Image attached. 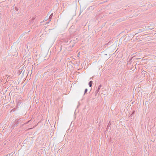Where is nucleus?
<instances>
[{"label": "nucleus", "instance_id": "0eeeda50", "mask_svg": "<svg viewBox=\"0 0 156 156\" xmlns=\"http://www.w3.org/2000/svg\"><path fill=\"white\" fill-rule=\"evenodd\" d=\"M101 87V84H100V85L99 86H98V88H100V87Z\"/></svg>", "mask_w": 156, "mask_h": 156}, {"label": "nucleus", "instance_id": "f03ea898", "mask_svg": "<svg viewBox=\"0 0 156 156\" xmlns=\"http://www.w3.org/2000/svg\"><path fill=\"white\" fill-rule=\"evenodd\" d=\"M53 16V13H52L49 16V18H48L49 19L48 20H50V21H51V20L52 19V18Z\"/></svg>", "mask_w": 156, "mask_h": 156}, {"label": "nucleus", "instance_id": "20e7f679", "mask_svg": "<svg viewBox=\"0 0 156 156\" xmlns=\"http://www.w3.org/2000/svg\"><path fill=\"white\" fill-rule=\"evenodd\" d=\"M15 10L16 11H18V9L17 7H16L15 8Z\"/></svg>", "mask_w": 156, "mask_h": 156}, {"label": "nucleus", "instance_id": "6e6552de", "mask_svg": "<svg viewBox=\"0 0 156 156\" xmlns=\"http://www.w3.org/2000/svg\"><path fill=\"white\" fill-rule=\"evenodd\" d=\"M87 91V89H85V93H86Z\"/></svg>", "mask_w": 156, "mask_h": 156}, {"label": "nucleus", "instance_id": "f8f14e48", "mask_svg": "<svg viewBox=\"0 0 156 156\" xmlns=\"http://www.w3.org/2000/svg\"><path fill=\"white\" fill-rule=\"evenodd\" d=\"M24 71L23 72V73H22V74H24Z\"/></svg>", "mask_w": 156, "mask_h": 156}, {"label": "nucleus", "instance_id": "4468645a", "mask_svg": "<svg viewBox=\"0 0 156 156\" xmlns=\"http://www.w3.org/2000/svg\"><path fill=\"white\" fill-rule=\"evenodd\" d=\"M92 79V77H91V78H90V80H91V79Z\"/></svg>", "mask_w": 156, "mask_h": 156}, {"label": "nucleus", "instance_id": "1a4fd4ad", "mask_svg": "<svg viewBox=\"0 0 156 156\" xmlns=\"http://www.w3.org/2000/svg\"><path fill=\"white\" fill-rule=\"evenodd\" d=\"M35 19V18L34 17H33L32 18V21H33V20Z\"/></svg>", "mask_w": 156, "mask_h": 156}, {"label": "nucleus", "instance_id": "9b49d317", "mask_svg": "<svg viewBox=\"0 0 156 156\" xmlns=\"http://www.w3.org/2000/svg\"><path fill=\"white\" fill-rule=\"evenodd\" d=\"M61 47H62V46H61L60 47V51H61Z\"/></svg>", "mask_w": 156, "mask_h": 156}, {"label": "nucleus", "instance_id": "39448f33", "mask_svg": "<svg viewBox=\"0 0 156 156\" xmlns=\"http://www.w3.org/2000/svg\"><path fill=\"white\" fill-rule=\"evenodd\" d=\"M59 83V82H57L55 84V86H56V87H58V86H56L57 85V84H58Z\"/></svg>", "mask_w": 156, "mask_h": 156}, {"label": "nucleus", "instance_id": "423d86ee", "mask_svg": "<svg viewBox=\"0 0 156 156\" xmlns=\"http://www.w3.org/2000/svg\"><path fill=\"white\" fill-rule=\"evenodd\" d=\"M145 74L147 73V72L146 71H144V70H143L142 71Z\"/></svg>", "mask_w": 156, "mask_h": 156}, {"label": "nucleus", "instance_id": "7ed1b4c3", "mask_svg": "<svg viewBox=\"0 0 156 156\" xmlns=\"http://www.w3.org/2000/svg\"><path fill=\"white\" fill-rule=\"evenodd\" d=\"M22 69H20L18 72V73L19 74H20L22 72Z\"/></svg>", "mask_w": 156, "mask_h": 156}, {"label": "nucleus", "instance_id": "f257e3e1", "mask_svg": "<svg viewBox=\"0 0 156 156\" xmlns=\"http://www.w3.org/2000/svg\"><path fill=\"white\" fill-rule=\"evenodd\" d=\"M93 83V81L91 80L90 81L89 83H88V85H89V86L90 87H91L92 86Z\"/></svg>", "mask_w": 156, "mask_h": 156}, {"label": "nucleus", "instance_id": "ddd939ff", "mask_svg": "<svg viewBox=\"0 0 156 156\" xmlns=\"http://www.w3.org/2000/svg\"><path fill=\"white\" fill-rule=\"evenodd\" d=\"M147 34H144V35H143V36H146Z\"/></svg>", "mask_w": 156, "mask_h": 156}, {"label": "nucleus", "instance_id": "9d476101", "mask_svg": "<svg viewBox=\"0 0 156 156\" xmlns=\"http://www.w3.org/2000/svg\"><path fill=\"white\" fill-rule=\"evenodd\" d=\"M50 21V20H49V21H48V22L46 24H48V23H49Z\"/></svg>", "mask_w": 156, "mask_h": 156}]
</instances>
